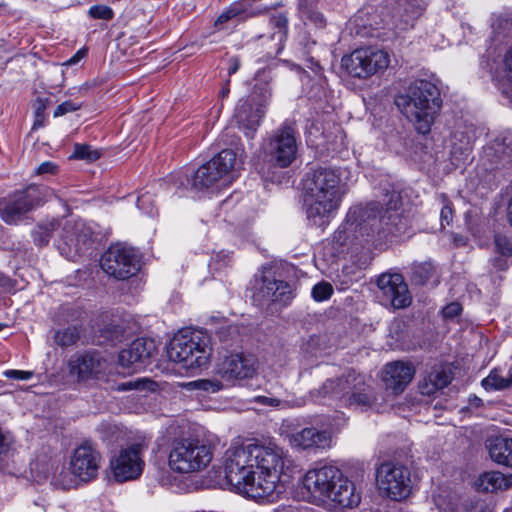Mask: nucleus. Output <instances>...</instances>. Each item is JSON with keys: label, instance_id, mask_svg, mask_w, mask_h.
Segmentation results:
<instances>
[{"label": "nucleus", "instance_id": "c756f323", "mask_svg": "<svg viewBox=\"0 0 512 512\" xmlns=\"http://www.w3.org/2000/svg\"><path fill=\"white\" fill-rule=\"evenodd\" d=\"M495 80L503 93L512 95V46L503 54Z\"/></svg>", "mask_w": 512, "mask_h": 512}, {"label": "nucleus", "instance_id": "3c124183", "mask_svg": "<svg viewBox=\"0 0 512 512\" xmlns=\"http://www.w3.org/2000/svg\"><path fill=\"white\" fill-rule=\"evenodd\" d=\"M271 24L278 28L279 38L281 39L286 35L288 18L285 14L280 13L271 17Z\"/></svg>", "mask_w": 512, "mask_h": 512}, {"label": "nucleus", "instance_id": "a18cd8bd", "mask_svg": "<svg viewBox=\"0 0 512 512\" xmlns=\"http://www.w3.org/2000/svg\"><path fill=\"white\" fill-rule=\"evenodd\" d=\"M495 247L497 252H499L503 256H511L512 255V243L510 240L504 235H496L495 239Z\"/></svg>", "mask_w": 512, "mask_h": 512}, {"label": "nucleus", "instance_id": "13d9d810", "mask_svg": "<svg viewBox=\"0 0 512 512\" xmlns=\"http://www.w3.org/2000/svg\"><path fill=\"white\" fill-rule=\"evenodd\" d=\"M86 55V50L85 49H80L76 52L75 55H73L70 59H68L64 65L66 66H71V65H74L76 63H78L82 58H84Z\"/></svg>", "mask_w": 512, "mask_h": 512}, {"label": "nucleus", "instance_id": "2f4dec72", "mask_svg": "<svg viewBox=\"0 0 512 512\" xmlns=\"http://www.w3.org/2000/svg\"><path fill=\"white\" fill-rule=\"evenodd\" d=\"M345 384H346V374H343L341 377L336 378V379H328L323 383V385L320 388L313 390L311 392V396L315 400L329 398V399H337L342 402L344 395H338V394L334 393V391H336L338 387L339 388L343 387V385H345Z\"/></svg>", "mask_w": 512, "mask_h": 512}, {"label": "nucleus", "instance_id": "69168bd1", "mask_svg": "<svg viewBox=\"0 0 512 512\" xmlns=\"http://www.w3.org/2000/svg\"><path fill=\"white\" fill-rule=\"evenodd\" d=\"M228 92H229V89H228V88L223 89V90H222V96H226V95L228 94Z\"/></svg>", "mask_w": 512, "mask_h": 512}, {"label": "nucleus", "instance_id": "f704fd0d", "mask_svg": "<svg viewBox=\"0 0 512 512\" xmlns=\"http://www.w3.org/2000/svg\"><path fill=\"white\" fill-rule=\"evenodd\" d=\"M482 386L486 390H502L512 386V370H510L509 377L504 378L498 374L496 370L482 380Z\"/></svg>", "mask_w": 512, "mask_h": 512}, {"label": "nucleus", "instance_id": "e2e57ef3", "mask_svg": "<svg viewBox=\"0 0 512 512\" xmlns=\"http://www.w3.org/2000/svg\"><path fill=\"white\" fill-rule=\"evenodd\" d=\"M474 512H491L483 502H476Z\"/></svg>", "mask_w": 512, "mask_h": 512}, {"label": "nucleus", "instance_id": "6e6d98bb", "mask_svg": "<svg viewBox=\"0 0 512 512\" xmlns=\"http://www.w3.org/2000/svg\"><path fill=\"white\" fill-rule=\"evenodd\" d=\"M253 402L270 407H278L281 404L280 399L268 396H256L253 398Z\"/></svg>", "mask_w": 512, "mask_h": 512}, {"label": "nucleus", "instance_id": "4be33fe9", "mask_svg": "<svg viewBox=\"0 0 512 512\" xmlns=\"http://www.w3.org/2000/svg\"><path fill=\"white\" fill-rule=\"evenodd\" d=\"M289 445L298 451H315L330 446L331 435L315 427H304L286 435Z\"/></svg>", "mask_w": 512, "mask_h": 512}, {"label": "nucleus", "instance_id": "8fccbe9b", "mask_svg": "<svg viewBox=\"0 0 512 512\" xmlns=\"http://www.w3.org/2000/svg\"><path fill=\"white\" fill-rule=\"evenodd\" d=\"M149 384H152V382L146 378L137 379L135 381H128V382L122 383L121 385L118 386V390H120V391L143 390V389L148 388Z\"/></svg>", "mask_w": 512, "mask_h": 512}, {"label": "nucleus", "instance_id": "473e14b6", "mask_svg": "<svg viewBox=\"0 0 512 512\" xmlns=\"http://www.w3.org/2000/svg\"><path fill=\"white\" fill-rule=\"evenodd\" d=\"M58 220L52 219L40 222L32 231L33 241L37 246H45L49 243L53 232L59 228Z\"/></svg>", "mask_w": 512, "mask_h": 512}, {"label": "nucleus", "instance_id": "9d476101", "mask_svg": "<svg viewBox=\"0 0 512 512\" xmlns=\"http://www.w3.org/2000/svg\"><path fill=\"white\" fill-rule=\"evenodd\" d=\"M378 489L390 499L400 501L412 490L410 470L399 463L384 462L376 471Z\"/></svg>", "mask_w": 512, "mask_h": 512}, {"label": "nucleus", "instance_id": "b1692460", "mask_svg": "<svg viewBox=\"0 0 512 512\" xmlns=\"http://www.w3.org/2000/svg\"><path fill=\"white\" fill-rule=\"evenodd\" d=\"M483 158L491 168L512 163V132L499 134L484 148Z\"/></svg>", "mask_w": 512, "mask_h": 512}, {"label": "nucleus", "instance_id": "7ed1b4c3", "mask_svg": "<svg viewBox=\"0 0 512 512\" xmlns=\"http://www.w3.org/2000/svg\"><path fill=\"white\" fill-rule=\"evenodd\" d=\"M302 483L313 502L327 504L337 511L356 507L361 501L355 484L333 465L308 470Z\"/></svg>", "mask_w": 512, "mask_h": 512}, {"label": "nucleus", "instance_id": "393cba45", "mask_svg": "<svg viewBox=\"0 0 512 512\" xmlns=\"http://www.w3.org/2000/svg\"><path fill=\"white\" fill-rule=\"evenodd\" d=\"M414 374V367L410 363L395 361L385 366L383 382L387 389L400 393L412 381Z\"/></svg>", "mask_w": 512, "mask_h": 512}, {"label": "nucleus", "instance_id": "0e129e2a", "mask_svg": "<svg viewBox=\"0 0 512 512\" xmlns=\"http://www.w3.org/2000/svg\"><path fill=\"white\" fill-rule=\"evenodd\" d=\"M266 12V9H255V10H251L249 12V15L250 16H256V15H260V14H263Z\"/></svg>", "mask_w": 512, "mask_h": 512}, {"label": "nucleus", "instance_id": "49530a36", "mask_svg": "<svg viewBox=\"0 0 512 512\" xmlns=\"http://www.w3.org/2000/svg\"><path fill=\"white\" fill-rule=\"evenodd\" d=\"M137 206L150 216L154 214L153 197L149 192L142 193L138 197Z\"/></svg>", "mask_w": 512, "mask_h": 512}, {"label": "nucleus", "instance_id": "f03ea898", "mask_svg": "<svg viewBox=\"0 0 512 512\" xmlns=\"http://www.w3.org/2000/svg\"><path fill=\"white\" fill-rule=\"evenodd\" d=\"M351 171L346 167H319L307 174V218L317 227L328 224L348 192Z\"/></svg>", "mask_w": 512, "mask_h": 512}, {"label": "nucleus", "instance_id": "dca6fc26", "mask_svg": "<svg viewBox=\"0 0 512 512\" xmlns=\"http://www.w3.org/2000/svg\"><path fill=\"white\" fill-rule=\"evenodd\" d=\"M334 393L344 395L342 404L349 407L367 408L376 401L371 387L367 384L366 376L354 370L346 373V384L338 387Z\"/></svg>", "mask_w": 512, "mask_h": 512}, {"label": "nucleus", "instance_id": "f257e3e1", "mask_svg": "<svg viewBox=\"0 0 512 512\" xmlns=\"http://www.w3.org/2000/svg\"><path fill=\"white\" fill-rule=\"evenodd\" d=\"M284 451L276 444L231 445L224 454L228 483L240 494L256 501L272 502L282 492Z\"/></svg>", "mask_w": 512, "mask_h": 512}, {"label": "nucleus", "instance_id": "6e6552de", "mask_svg": "<svg viewBox=\"0 0 512 512\" xmlns=\"http://www.w3.org/2000/svg\"><path fill=\"white\" fill-rule=\"evenodd\" d=\"M54 195V191L45 186H28L14 193L9 200L0 203V216L8 224L17 223L24 214L42 205Z\"/></svg>", "mask_w": 512, "mask_h": 512}, {"label": "nucleus", "instance_id": "37998d69", "mask_svg": "<svg viewBox=\"0 0 512 512\" xmlns=\"http://www.w3.org/2000/svg\"><path fill=\"white\" fill-rule=\"evenodd\" d=\"M89 15L94 19L110 20L114 13L113 10L106 5H94L88 11Z\"/></svg>", "mask_w": 512, "mask_h": 512}, {"label": "nucleus", "instance_id": "72a5a7b5", "mask_svg": "<svg viewBox=\"0 0 512 512\" xmlns=\"http://www.w3.org/2000/svg\"><path fill=\"white\" fill-rule=\"evenodd\" d=\"M80 337V330L77 326H70L63 329H58L54 334L55 343L62 347H69L74 345Z\"/></svg>", "mask_w": 512, "mask_h": 512}, {"label": "nucleus", "instance_id": "58836bf2", "mask_svg": "<svg viewBox=\"0 0 512 512\" xmlns=\"http://www.w3.org/2000/svg\"><path fill=\"white\" fill-rule=\"evenodd\" d=\"M276 292H268L270 302L281 303L286 305L292 299V290L288 283L279 280L278 286L275 287Z\"/></svg>", "mask_w": 512, "mask_h": 512}, {"label": "nucleus", "instance_id": "5701e85b", "mask_svg": "<svg viewBox=\"0 0 512 512\" xmlns=\"http://www.w3.org/2000/svg\"><path fill=\"white\" fill-rule=\"evenodd\" d=\"M393 218L392 215H388V211L382 214V209L378 203H370L365 207L355 206L351 208L347 214L346 224L350 229H359L367 231V227L373 228L378 222H385L388 224Z\"/></svg>", "mask_w": 512, "mask_h": 512}, {"label": "nucleus", "instance_id": "1a4fd4ad", "mask_svg": "<svg viewBox=\"0 0 512 512\" xmlns=\"http://www.w3.org/2000/svg\"><path fill=\"white\" fill-rule=\"evenodd\" d=\"M390 58L386 51L376 48H360L341 59L347 73L357 78H368L389 66Z\"/></svg>", "mask_w": 512, "mask_h": 512}, {"label": "nucleus", "instance_id": "bf43d9fd", "mask_svg": "<svg viewBox=\"0 0 512 512\" xmlns=\"http://www.w3.org/2000/svg\"><path fill=\"white\" fill-rule=\"evenodd\" d=\"M230 67L228 69L229 75L235 74L240 68V59L238 57H232L229 60Z\"/></svg>", "mask_w": 512, "mask_h": 512}, {"label": "nucleus", "instance_id": "ea45409f", "mask_svg": "<svg viewBox=\"0 0 512 512\" xmlns=\"http://www.w3.org/2000/svg\"><path fill=\"white\" fill-rule=\"evenodd\" d=\"M333 294V287L328 282H320L312 288V297L315 301L321 302L329 299Z\"/></svg>", "mask_w": 512, "mask_h": 512}, {"label": "nucleus", "instance_id": "20e7f679", "mask_svg": "<svg viewBox=\"0 0 512 512\" xmlns=\"http://www.w3.org/2000/svg\"><path fill=\"white\" fill-rule=\"evenodd\" d=\"M395 104L419 133L427 134L440 111L442 100L434 83L417 79L405 93L395 98Z\"/></svg>", "mask_w": 512, "mask_h": 512}, {"label": "nucleus", "instance_id": "774afa93", "mask_svg": "<svg viewBox=\"0 0 512 512\" xmlns=\"http://www.w3.org/2000/svg\"><path fill=\"white\" fill-rule=\"evenodd\" d=\"M2 329V325L0 324V330Z\"/></svg>", "mask_w": 512, "mask_h": 512}, {"label": "nucleus", "instance_id": "0eeeda50", "mask_svg": "<svg viewBox=\"0 0 512 512\" xmlns=\"http://www.w3.org/2000/svg\"><path fill=\"white\" fill-rule=\"evenodd\" d=\"M297 150L296 129L292 122H284L262 144L268 162L279 168L289 167L296 159Z\"/></svg>", "mask_w": 512, "mask_h": 512}, {"label": "nucleus", "instance_id": "f3484780", "mask_svg": "<svg viewBox=\"0 0 512 512\" xmlns=\"http://www.w3.org/2000/svg\"><path fill=\"white\" fill-rule=\"evenodd\" d=\"M377 286L385 305H390L394 309H404L412 302L408 285L401 274L383 273L378 277Z\"/></svg>", "mask_w": 512, "mask_h": 512}, {"label": "nucleus", "instance_id": "aec40b11", "mask_svg": "<svg viewBox=\"0 0 512 512\" xmlns=\"http://www.w3.org/2000/svg\"><path fill=\"white\" fill-rule=\"evenodd\" d=\"M69 368L78 381L102 379L107 374L108 362L99 353H85L72 358Z\"/></svg>", "mask_w": 512, "mask_h": 512}, {"label": "nucleus", "instance_id": "c85d7f7f", "mask_svg": "<svg viewBox=\"0 0 512 512\" xmlns=\"http://www.w3.org/2000/svg\"><path fill=\"white\" fill-rule=\"evenodd\" d=\"M452 380L450 373L443 369L432 370L420 383L421 394L430 396L436 391L446 387Z\"/></svg>", "mask_w": 512, "mask_h": 512}, {"label": "nucleus", "instance_id": "f8f14e48", "mask_svg": "<svg viewBox=\"0 0 512 512\" xmlns=\"http://www.w3.org/2000/svg\"><path fill=\"white\" fill-rule=\"evenodd\" d=\"M271 90L265 85L261 98L251 95L241 98L235 107L234 119L246 137L254 138L261 119L264 117L268 102L271 98Z\"/></svg>", "mask_w": 512, "mask_h": 512}, {"label": "nucleus", "instance_id": "7c9ffc66", "mask_svg": "<svg viewBox=\"0 0 512 512\" xmlns=\"http://www.w3.org/2000/svg\"><path fill=\"white\" fill-rule=\"evenodd\" d=\"M279 280H276L272 271L266 270L262 272L260 278L255 279V289L253 297L256 301L260 303L270 302V295L268 292H276L275 287L278 286Z\"/></svg>", "mask_w": 512, "mask_h": 512}, {"label": "nucleus", "instance_id": "052dcab7", "mask_svg": "<svg viewBox=\"0 0 512 512\" xmlns=\"http://www.w3.org/2000/svg\"><path fill=\"white\" fill-rule=\"evenodd\" d=\"M236 15H237V12L235 11V9L227 10L226 12H223L218 17L217 22L224 23V22L228 21L229 19H231L232 17H234Z\"/></svg>", "mask_w": 512, "mask_h": 512}, {"label": "nucleus", "instance_id": "5fc2aeb1", "mask_svg": "<svg viewBox=\"0 0 512 512\" xmlns=\"http://www.w3.org/2000/svg\"><path fill=\"white\" fill-rule=\"evenodd\" d=\"M461 310H462V308L459 303L452 302L443 308L442 313L445 318L451 319V318L458 316L460 314Z\"/></svg>", "mask_w": 512, "mask_h": 512}, {"label": "nucleus", "instance_id": "39448f33", "mask_svg": "<svg viewBox=\"0 0 512 512\" xmlns=\"http://www.w3.org/2000/svg\"><path fill=\"white\" fill-rule=\"evenodd\" d=\"M166 352L170 361L186 369L205 367L212 353L210 337L200 331L178 333L170 340Z\"/></svg>", "mask_w": 512, "mask_h": 512}, {"label": "nucleus", "instance_id": "680f3d73", "mask_svg": "<svg viewBox=\"0 0 512 512\" xmlns=\"http://www.w3.org/2000/svg\"><path fill=\"white\" fill-rule=\"evenodd\" d=\"M471 150V143L469 140L466 141L465 145L461 146L459 148V152L460 154H468L469 151ZM458 152V148H456L455 146L453 147V150H452V154H456Z\"/></svg>", "mask_w": 512, "mask_h": 512}, {"label": "nucleus", "instance_id": "a878e982", "mask_svg": "<svg viewBox=\"0 0 512 512\" xmlns=\"http://www.w3.org/2000/svg\"><path fill=\"white\" fill-rule=\"evenodd\" d=\"M423 10L424 7L418 0H399L393 13V23L401 30L412 27Z\"/></svg>", "mask_w": 512, "mask_h": 512}, {"label": "nucleus", "instance_id": "a211bd4d", "mask_svg": "<svg viewBox=\"0 0 512 512\" xmlns=\"http://www.w3.org/2000/svg\"><path fill=\"white\" fill-rule=\"evenodd\" d=\"M258 368L255 356L244 353H232L225 356L218 364V374L226 381L232 382L252 378Z\"/></svg>", "mask_w": 512, "mask_h": 512}, {"label": "nucleus", "instance_id": "c03bdc74", "mask_svg": "<svg viewBox=\"0 0 512 512\" xmlns=\"http://www.w3.org/2000/svg\"><path fill=\"white\" fill-rule=\"evenodd\" d=\"M442 208L440 212L441 225H449L453 219V209L445 195L440 196Z\"/></svg>", "mask_w": 512, "mask_h": 512}, {"label": "nucleus", "instance_id": "4d7b16f0", "mask_svg": "<svg viewBox=\"0 0 512 512\" xmlns=\"http://www.w3.org/2000/svg\"><path fill=\"white\" fill-rule=\"evenodd\" d=\"M56 169H57V166L53 162L46 161L37 167L36 173L37 174H46V173L53 174V173H55Z\"/></svg>", "mask_w": 512, "mask_h": 512}, {"label": "nucleus", "instance_id": "338daca9", "mask_svg": "<svg viewBox=\"0 0 512 512\" xmlns=\"http://www.w3.org/2000/svg\"><path fill=\"white\" fill-rule=\"evenodd\" d=\"M505 512H512V510H507V511H505Z\"/></svg>", "mask_w": 512, "mask_h": 512}, {"label": "nucleus", "instance_id": "2eb2a0df", "mask_svg": "<svg viewBox=\"0 0 512 512\" xmlns=\"http://www.w3.org/2000/svg\"><path fill=\"white\" fill-rule=\"evenodd\" d=\"M101 464L102 456L90 441H83L76 446L69 462L72 474L85 483L97 478Z\"/></svg>", "mask_w": 512, "mask_h": 512}, {"label": "nucleus", "instance_id": "79ce46f5", "mask_svg": "<svg viewBox=\"0 0 512 512\" xmlns=\"http://www.w3.org/2000/svg\"><path fill=\"white\" fill-rule=\"evenodd\" d=\"M48 103V99L37 98L33 104L35 121L33 124V129H37L42 127L44 124V113L46 110V106Z\"/></svg>", "mask_w": 512, "mask_h": 512}, {"label": "nucleus", "instance_id": "e433bc0d", "mask_svg": "<svg viewBox=\"0 0 512 512\" xmlns=\"http://www.w3.org/2000/svg\"><path fill=\"white\" fill-rule=\"evenodd\" d=\"M492 29L498 38H512V15L498 16L492 23Z\"/></svg>", "mask_w": 512, "mask_h": 512}, {"label": "nucleus", "instance_id": "9b49d317", "mask_svg": "<svg viewBox=\"0 0 512 512\" xmlns=\"http://www.w3.org/2000/svg\"><path fill=\"white\" fill-rule=\"evenodd\" d=\"M102 270L117 280L134 276L140 269V260L131 247L124 244L111 245L100 260Z\"/></svg>", "mask_w": 512, "mask_h": 512}, {"label": "nucleus", "instance_id": "ddd939ff", "mask_svg": "<svg viewBox=\"0 0 512 512\" xmlns=\"http://www.w3.org/2000/svg\"><path fill=\"white\" fill-rule=\"evenodd\" d=\"M148 448L145 441L134 442L122 448L110 459V469L117 482L135 480L143 472L145 462L142 454Z\"/></svg>", "mask_w": 512, "mask_h": 512}, {"label": "nucleus", "instance_id": "a19ab883", "mask_svg": "<svg viewBox=\"0 0 512 512\" xmlns=\"http://www.w3.org/2000/svg\"><path fill=\"white\" fill-rule=\"evenodd\" d=\"M188 385L211 393L218 392L222 389V383L218 380L202 379L190 382Z\"/></svg>", "mask_w": 512, "mask_h": 512}, {"label": "nucleus", "instance_id": "412c9836", "mask_svg": "<svg viewBox=\"0 0 512 512\" xmlns=\"http://www.w3.org/2000/svg\"><path fill=\"white\" fill-rule=\"evenodd\" d=\"M61 237L66 247L60 248L67 257L80 254L92 241V231L83 222L67 221L62 229Z\"/></svg>", "mask_w": 512, "mask_h": 512}, {"label": "nucleus", "instance_id": "603ef678", "mask_svg": "<svg viewBox=\"0 0 512 512\" xmlns=\"http://www.w3.org/2000/svg\"><path fill=\"white\" fill-rule=\"evenodd\" d=\"M4 376L9 379L25 381L29 380L33 376V372L23 370H6L4 372Z\"/></svg>", "mask_w": 512, "mask_h": 512}, {"label": "nucleus", "instance_id": "09e8293b", "mask_svg": "<svg viewBox=\"0 0 512 512\" xmlns=\"http://www.w3.org/2000/svg\"><path fill=\"white\" fill-rule=\"evenodd\" d=\"M11 448V438L8 432L0 428V467L5 461Z\"/></svg>", "mask_w": 512, "mask_h": 512}, {"label": "nucleus", "instance_id": "de8ad7c7", "mask_svg": "<svg viewBox=\"0 0 512 512\" xmlns=\"http://www.w3.org/2000/svg\"><path fill=\"white\" fill-rule=\"evenodd\" d=\"M81 107H82L81 103H77V102H74L71 100L64 101L56 107V109L54 110L53 116L60 117L67 113L77 111Z\"/></svg>", "mask_w": 512, "mask_h": 512}, {"label": "nucleus", "instance_id": "864d4df0", "mask_svg": "<svg viewBox=\"0 0 512 512\" xmlns=\"http://www.w3.org/2000/svg\"><path fill=\"white\" fill-rule=\"evenodd\" d=\"M301 13L304 17L310 19L315 24L322 25L324 23L323 15L318 11H314L310 8H303Z\"/></svg>", "mask_w": 512, "mask_h": 512}, {"label": "nucleus", "instance_id": "423d86ee", "mask_svg": "<svg viewBox=\"0 0 512 512\" xmlns=\"http://www.w3.org/2000/svg\"><path fill=\"white\" fill-rule=\"evenodd\" d=\"M213 458L210 444L199 438L175 439L171 444L168 465L178 473H193L206 468Z\"/></svg>", "mask_w": 512, "mask_h": 512}, {"label": "nucleus", "instance_id": "4468645a", "mask_svg": "<svg viewBox=\"0 0 512 512\" xmlns=\"http://www.w3.org/2000/svg\"><path fill=\"white\" fill-rule=\"evenodd\" d=\"M235 164V152L230 149L222 150L194 172L191 187L198 190L211 187L228 177L232 173Z\"/></svg>", "mask_w": 512, "mask_h": 512}, {"label": "nucleus", "instance_id": "bb28decb", "mask_svg": "<svg viewBox=\"0 0 512 512\" xmlns=\"http://www.w3.org/2000/svg\"><path fill=\"white\" fill-rule=\"evenodd\" d=\"M489 455L498 464L512 467V439L497 436L487 440Z\"/></svg>", "mask_w": 512, "mask_h": 512}, {"label": "nucleus", "instance_id": "cd10ccee", "mask_svg": "<svg viewBox=\"0 0 512 512\" xmlns=\"http://www.w3.org/2000/svg\"><path fill=\"white\" fill-rule=\"evenodd\" d=\"M512 486V474L505 476L501 472L492 471L482 474L476 481V488L481 492L506 490Z\"/></svg>", "mask_w": 512, "mask_h": 512}, {"label": "nucleus", "instance_id": "4c0bfd02", "mask_svg": "<svg viewBox=\"0 0 512 512\" xmlns=\"http://www.w3.org/2000/svg\"><path fill=\"white\" fill-rule=\"evenodd\" d=\"M101 156V153L92 148V146L87 144H75L74 151L72 157L78 160H85L87 162H94L98 160Z\"/></svg>", "mask_w": 512, "mask_h": 512}, {"label": "nucleus", "instance_id": "c9c22d12", "mask_svg": "<svg viewBox=\"0 0 512 512\" xmlns=\"http://www.w3.org/2000/svg\"><path fill=\"white\" fill-rule=\"evenodd\" d=\"M75 479H77L70 470H66L64 467L56 469L52 478L51 484L62 490H68L75 485Z\"/></svg>", "mask_w": 512, "mask_h": 512}, {"label": "nucleus", "instance_id": "6ab92c4d", "mask_svg": "<svg viewBox=\"0 0 512 512\" xmlns=\"http://www.w3.org/2000/svg\"><path fill=\"white\" fill-rule=\"evenodd\" d=\"M155 352L156 345L152 339L138 338L134 340L119 353L118 364L123 369L122 373L130 375L138 371Z\"/></svg>", "mask_w": 512, "mask_h": 512}]
</instances>
